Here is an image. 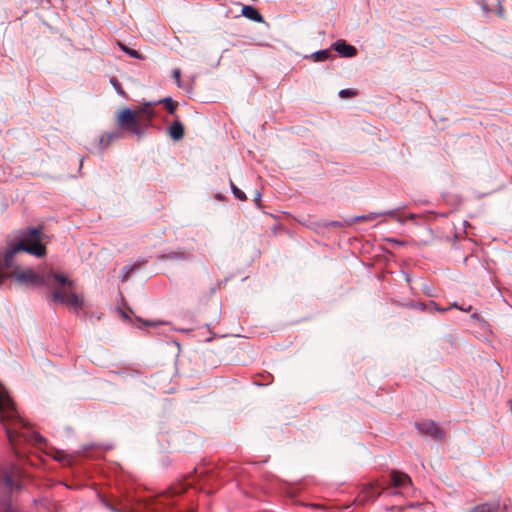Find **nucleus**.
Returning <instances> with one entry per match:
<instances>
[{"instance_id":"6ab92c4d","label":"nucleus","mask_w":512,"mask_h":512,"mask_svg":"<svg viewBox=\"0 0 512 512\" xmlns=\"http://www.w3.org/2000/svg\"><path fill=\"white\" fill-rule=\"evenodd\" d=\"M398 211H399V209H392V210H387V211H383V212H378V214H381V217H384V216L393 217L400 224H404L406 220L404 218H402L401 216L397 215Z\"/></svg>"},{"instance_id":"7ed1b4c3","label":"nucleus","mask_w":512,"mask_h":512,"mask_svg":"<svg viewBox=\"0 0 512 512\" xmlns=\"http://www.w3.org/2000/svg\"><path fill=\"white\" fill-rule=\"evenodd\" d=\"M16 281L26 284H31L36 287H53L56 283L64 285V284H72V281L69 280L66 276L60 273H37L32 269H26L23 271H14L12 275Z\"/></svg>"},{"instance_id":"4468645a","label":"nucleus","mask_w":512,"mask_h":512,"mask_svg":"<svg viewBox=\"0 0 512 512\" xmlns=\"http://www.w3.org/2000/svg\"><path fill=\"white\" fill-rule=\"evenodd\" d=\"M331 56L330 51L328 49L324 50H318L316 52L311 53L308 56H305V58H310L314 62H324L329 59Z\"/></svg>"},{"instance_id":"1a4fd4ad","label":"nucleus","mask_w":512,"mask_h":512,"mask_svg":"<svg viewBox=\"0 0 512 512\" xmlns=\"http://www.w3.org/2000/svg\"><path fill=\"white\" fill-rule=\"evenodd\" d=\"M333 48L342 57L351 58L357 54V49L348 44L345 40H337L333 44Z\"/></svg>"},{"instance_id":"72a5a7b5","label":"nucleus","mask_w":512,"mask_h":512,"mask_svg":"<svg viewBox=\"0 0 512 512\" xmlns=\"http://www.w3.org/2000/svg\"><path fill=\"white\" fill-rule=\"evenodd\" d=\"M471 317H472L473 319H478V318H479V315H478L477 313H474V314H472V315H471Z\"/></svg>"},{"instance_id":"473e14b6","label":"nucleus","mask_w":512,"mask_h":512,"mask_svg":"<svg viewBox=\"0 0 512 512\" xmlns=\"http://www.w3.org/2000/svg\"><path fill=\"white\" fill-rule=\"evenodd\" d=\"M460 310L465 311V312H468V311H470V310H471V306H468L467 308H462V307H461V308H460Z\"/></svg>"},{"instance_id":"c756f323","label":"nucleus","mask_w":512,"mask_h":512,"mask_svg":"<svg viewBox=\"0 0 512 512\" xmlns=\"http://www.w3.org/2000/svg\"><path fill=\"white\" fill-rule=\"evenodd\" d=\"M390 243L397 244V245H403L404 243L400 240L389 238L387 239Z\"/></svg>"},{"instance_id":"a878e982","label":"nucleus","mask_w":512,"mask_h":512,"mask_svg":"<svg viewBox=\"0 0 512 512\" xmlns=\"http://www.w3.org/2000/svg\"><path fill=\"white\" fill-rule=\"evenodd\" d=\"M180 75V69L176 68L172 71V77L175 79L178 87H180Z\"/></svg>"},{"instance_id":"2eb2a0df","label":"nucleus","mask_w":512,"mask_h":512,"mask_svg":"<svg viewBox=\"0 0 512 512\" xmlns=\"http://www.w3.org/2000/svg\"><path fill=\"white\" fill-rule=\"evenodd\" d=\"M155 103L163 104L166 107L169 114L175 113L177 103L175 101H173V99L171 97L162 98V99L156 101Z\"/></svg>"},{"instance_id":"412c9836","label":"nucleus","mask_w":512,"mask_h":512,"mask_svg":"<svg viewBox=\"0 0 512 512\" xmlns=\"http://www.w3.org/2000/svg\"><path fill=\"white\" fill-rule=\"evenodd\" d=\"M429 311H436L438 313H444L446 311L449 310V307L448 308H441L436 302L434 301H430L429 304Z\"/></svg>"},{"instance_id":"f03ea898","label":"nucleus","mask_w":512,"mask_h":512,"mask_svg":"<svg viewBox=\"0 0 512 512\" xmlns=\"http://www.w3.org/2000/svg\"><path fill=\"white\" fill-rule=\"evenodd\" d=\"M41 230L31 228L20 238L15 245L7 247L5 251H0V270H16L18 264L15 257L19 252H27L36 257H42L46 253L45 246L41 243Z\"/></svg>"},{"instance_id":"5701e85b","label":"nucleus","mask_w":512,"mask_h":512,"mask_svg":"<svg viewBox=\"0 0 512 512\" xmlns=\"http://www.w3.org/2000/svg\"><path fill=\"white\" fill-rule=\"evenodd\" d=\"M120 137H121V132H119V131L107 133V135H106L107 141H106L105 146H108L111 141H113L115 139H119Z\"/></svg>"},{"instance_id":"0eeeda50","label":"nucleus","mask_w":512,"mask_h":512,"mask_svg":"<svg viewBox=\"0 0 512 512\" xmlns=\"http://www.w3.org/2000/svg\"><path fill=\"white\" fill-rule=\"evenodd\" d=\"M415 427L421 435L431 437L435 440H442L444 431L432 420H423L415 423Z\"/></svg>"},{"instance_id":"dca6fc26","label":"nucleus","mask_w":512,"mask_h":512,"mask_svg":"<svg viewBox=\"0 0 512 512\" xmlns=\"http://www.w3.org/2000/svg\"><path fill=\"white\" fill-rule=\"evenodd\" d=\"M155 102H146L140 108L139 112L145 114L148 121H151L154 117V111L152 109V105H155Z\"/></svg>"},{"instance_id":"aec40b11","label":"nucleus","mask_w":512,"mask_h":512,"mask_svg":"<svg viewBox=\"0 0 512 512\" xmlns=\"http://www.w3.org/2000/svg\"><path fill=\"white\" fill-rule=\"evenodd\" d=\"M230 187L235 198H237L240 201L246 200V194L242 190H240L231 180Z\"/></svg>"},{"instance_id":"ddd939ff","label":"nucleus","mask_w":512,"mask_h":512,"mask_svg":"<svg viewBox=\"0 0 512 512\" xmlns=\"http://www.w3.org/2000/svg\"><path fill=\"white\" fill-rule=\"evenodd\" d=\"M144 264V261L143 260H140V261H137L136 263L134 264H128V265H125L120 273V280L121 282H125L129 276L137 269L139 268L141 265Z\"/></svg>"},{"instance_id":"4be33fe9","label":"nucleus","mask_w":512,"mask_h":512,"mask_svg":"<svg viewBox=\"0 0 512 512\" xmlns=\"http://www.w3.org/2000/svg\"><path fill=\"white\" fill-rule=\"evenodd\" d=\"M470 512H492V508L489 504L484 503L475 506Z\"/></svg>"},{"instance_id":"4c0bfd02","label":"nucleus","mask_w":512,"mask_h":512,"mask_svg":"<svg viewBox=\"0 0 512 512\" xmlns=\"http://www.w3.org/2000/svg\"><path fill=\"white\" fill-rule=\"evenodd\" d=\"M145 324L146 325H153L154 323L147 321V322H145Z\"/></svg>"},{"instance_id":"9b49d317","label":"nucleus","mask_w":512,"mask_h":512,"mask_svg":"<svg viewBox=\"0 0 512 512\" xmlns=\"http://www.w3.org/2000/svg\"><path fill=\"white\" fill-rule=\"evenodd\" d=\"M170 137L174 141H179L184 136V127L179 120H175L168 129Z\"/></svg>"},{"instance_id":"7c9ffc66","label":"nucleus","mask_w":512,"mask_h":512,"mask_svg":"<svg viewBox=\"0 0 512 512\" xmlns=\"http://www.w3.org/2000/svg\"><path fill=\"white\" fill-rule=\"evenodd\" d=\"M331 225L334 226V227H340L341 226V224L338 221L331 222Z\"/></svg>"},{"instance_id":"e433bc0d","label":"nucleus","mask_w":512,"mask_h":512,"mask_svg":"<svg viewBox=\"0 0 512 512\" xmlns=\"http://www.w3.org/2000/svg\"><path fill=\"white\" fill-rule=\"evenodd\" d=\"M415 218V215L414 214H410L409 215V219H414Z\"/></svg>"},{"instance_id":"20e7f679","label":"nucleus","mask_w":512,"mask_h":512,"mask_svg":"<svg viewBox=\"0 0 512 512\" xmlns=\"http://www.w3.org/2000/svg\"><path fill=\"white\" fill-rule=\"evenodd\" d=\"M19 487L10 473L0 466V512H17L11 505V494Z\"/></svg>"},{"instance_id":"bb28decb","label":"nucleus","mask_w":512,"mask_h":512,"mask_svg":"<svg viewBox=\"0 0 512 512\" xmlns=\"http://www.w3.org/2000/svg\"><path fill=\"white\" fill-rule=\"evenodd\" d=\"M253 202L258 206L260 207V202H261V193L260 192H256L255 193V196H254V199H253Z\"/></svg>"},{"instance_id":"423d86ee","label":"nucleus","mask_w":512,"mask_h":512,"mask_svg":"<svg viewBox=\"0 0 512 512\" xmlns=\"http://www.w3.org/2000/svg\"><path fill=\"white\" fill-rule=\"evenodd\" d=\"M120 125L130 131L131 133L142 137L144 135V130L141 128L139 120L136 117L134 111L130 109H124L119 116Z\"/></svg>"},{"instance_id":"c85d7f7f","label":"nucleus","mask_w":512,"mask_h":512,"mask_svg":"<svg viewBox=\"0 0 512 512\" xmlns=\"http://www.w3.org/2000/svg\"><path fill=\"white\" fill-rule=\"evenodd\" d=\"M8 277H10V275L8 273H5V272L0 273V286L2 285L4 280L7 279Z\"/></svg>"},{"instance_id":"b1692460","label":"nucleus","mask_w":512,"mask_h":512,"mask_svg":"<svg viewBox=\"0 0 512 512\" xmlns=\"http://www.w3.org/2000/svg\"><path fill=\"white\" fill-rule=\"evenodd\" d=\"M339 96L341 98H348L356 95V92L352 89H342L339 91Z\"/></svg>"},{"instance_id":"9d476101","label":"nucleus","mask_w":512,"mask_h":512,"mask_svg":"<svg viewBox=\"0 0 512 512\" xmlns=\"http://www.w3.org/2000/svg\"><path fill=\"white\" fill-rule=\"evenodd\" d=\"M390 481L394 487L403 489L411 486L412 484L411 479L407 474L398 471L391 472Z\"/></svg>"},{"instance_id":"58836bf2","label":"nucleus","mask_w":512,"mask_h":512,"mask_svg":"<svg viewBox=\"0 0 512 512\" xmlns=\"http://www.w3.org/2000/svg\"><path fill=\"white\" fill-rule=\"evenodd\" d=\"M466 225H468V222L467 221H463V226L466 227Z\"/></svg>"},{"instance_id":"cd10ccee","label":"nucleus","mask_w":512,"mask_h":512,"mask_svg":"<svg viewBox=\"0 0 512 512\" xmlns=\"http://www.w3.org/2000/svg\"><path fill=\"white\" fill-rule=\"evenodd\" d=\"M266 382L265 384H270L273 380V377L271 374L267 373L266 375H261Z\"/></svg>"},{"instance_id":"f3484780","label":"nucleus","mask_w":512,"mask_h":512,"mask_svg":"<svg viewBox=\"0 0 512 512\" xmlns=\"http://www.w3.org/2000/svg\"><path fill=\"white\" fill-rule=\"evenodd\" d=\"M379 217H381V214H378V212H370L368 214H363V215L353 217L351 220V223L360 222V221H372Z\"/></svg>"},{"instance_id":"ea45409f","label":"nucleus","mask_w":512,"mask_h":512,"mask_svg":"<svg viewBox=\"0 0 512 512\" xmlns=\"http://www.w3.org/2000/svg\"><path fill=\"white\" fill-rule=\"evenodd\" d=\"M510 402H511V411H512V400Z\"/></svg>"},{"instance_id":"f257e3e1","label":"nucleus","mask_w":512,"mask_h":512,"mask_svg":"<svg viewBox=\"0 0 512 512\" xmlns=\"http://www.w3.org/2000/svg\"><path fill=\"white\" fill-rule=\"evenodd\" d=\"M0 423L3 426L7 439L14 450L18 454L16 444L19 440L29 443H42L44 438L37 432L33 431L29 423L24 420L16 410L13 401L0 383Z\"/></svg>"},{"instance_id":"f704fd0d","label":"nucleus","mask_w":512,"mask_h":512,"mask_svg":"<svg viewBox=\"0 0 512 512\" xmlns=\"http://www.w3.org/2000/svg\"><path fill=\"white\" fill-rule=\"evenodd\" d=\"M105 506H106L107 508L111 509V510H114V509L112 508V506H111L110 504H108V503H105Z\"/></svg>"},{"instance_id":"393cba45","label":"nucleus","mask_w":512,"mask_h":512,"mask_svg":"<svg viewBox=\"0 0 512 512\" xmlns=\"http://www.w3.org/2000/svg\"><path fill=\"white\" fill-rule=\"evenodd\" d=\"M110 82H111V84L113 85V87L115 88V90H116V92L118 94H120V95L124 94V92L122 91L120 83L115 78H112Z\"/></svg>"},{"instance_id":"c9c22d12","label":"nucleus","mask_w":512,"mask_h":512,"mask_svg":"<svg viewBox=\"0 0 512 512\" xmlns=\"http://www.w3.org/2000/svg\"><path fill=\"white\" fill-rule=\"evenodd\" d=\"M215 198H217V199H222V196H221L220 194H216V195H215Z\"/></svg>"},{"instance_id":"f8f14e48","label":"nucleus","mask_w":512,"mask_h":512,"mask_svg":"<svg viewBox=\"0 0 512 512\" xmlns=\"http://www.w3.org/2000/svg\"><path fill=\"white\" fill-rule=\"evenodd\" d=\"M242 15L245 16L246 18L252 20V21H255V22H262L263 21V17L262 15L259 13V11L252 7V6H244L242 8Z\"/></svg>"},{"instance_id":"39448f33","label":"nucleus","mask_w":512,"mask_h":512,"mask_svg":"<svg viewBox=\"0 0 512 512\" xmlns=\"http://www.w3.org/2000/svg\"><path fill=\"white\" fill-rule=\"evenodd\" d=\"M73 286L69 284H58L56 283L54 286V291L51 295V299L54 302H60L61 304L70 305L74 308L77 313L79 309H81L84 305V301L81 297H79L76 293L69 292V289Z\"/></svg>"},{"instance_id":"6e6552de","label":"nucleus","mask_w":512,"mask_h":512,"mask_svg":"<svg viewBox=\"0 0 512 512\" xmlns=\"http://www.w3.org/2000/svg\"><path fill=\"white\" fill-rule=\"evenodd\" d=\"M157 258L160 261H190L193 259V253L179 247L176 250L165 251Z\"/></svg>"},{"instance_id":"2f4dec72","label":"nucleus","mask_w":512,"mask_h":512,"mask_svg":"<svg viewBox=\"0 0 512 512\" xmlns=\"http://www.w3.org/2000/svg\"><path fill=\"white\" fill-rule=\"evenodd\" d=\"M451 307L458 308V309H460V308H461V307H459V306H458V303H457V302H453V303L451 304Z\"/></svg>"},{"instance_id":"a211bd4d","label":"nucleus","mask_w":512,"mask_h":512,"mask_svg":"<svg viewBox=\"0 0 512 512\" xmlns=\"http://www.w3.org/2000/svg\"><path fill=\"white\" fill-rule=\"evenodd\" d=\"M120 49L126 53L127 55H129L130 57L132 58H135V59H142L143 56L141 55V53H139L137 50H134V49H131L129 47H127L125 44L123 43H118Z\"/></svg>"}]
</instances>
